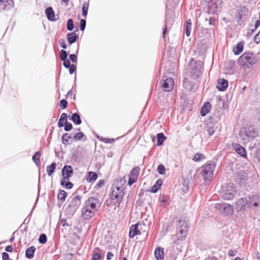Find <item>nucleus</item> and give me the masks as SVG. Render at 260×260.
Instances as JSON below:
<instances>
[{"label":"nucleus","mask_w":260,"mask_h":260,"mask_svg":"<svg viewBox=\"0 0 260 260\" xmlns=\"http://www.w3.org/2000/svg\"><path fill=\"white\" fill-rule=\"evenodd\" d=\"M101 204L99 200L95 198H89L85 201L82 209V217L86 219L91 218L100 207Z\"/></svg>","instance_id":"1"},{"label":"nucleus","mask_w":260,"mask_h":260,"mask_svg":"<svg viewBox=\"0 0 260 260\" xmlns=\"http://www.w3.org/2000/svg\"><path fill=\"white\" fill-rule=\"evenodd\" d=\"M256 62V59L252 54L245 53L238 59V64L244 70L250 69Z\"/></svg>","instance_id":"2"},{"label":"nucleus","mask_w":260,"mask_h":260,"mask_svg":"<svg viewBox=\"0 0 260 260\" xmlns=\"http://www.w3.org/2000/svg\"><path fill=\"white\" fill-rule=\"evenodd\" d=\"M235 189L233 183H225L223 184L219 191L221 197L224 200H231L234 198Z\"/></svg>","instance_id":"3"},{"label":"nucleus","mask_w":260,"mask_h":260,"mask_svg":"<svg viewBox=\"0 0 260 260\" xmlns=\"http://www.w3.org/2000/svg\"><path fill=\"white\" fill-rule=\"evenodd\" d=\"M214 169L215 165L212 162H207L201 167V174L206 182L210 181L212 178Z\"/></svg>","instance_id":"4"},{"label":"nucleus","mask_w":260,"mask_h":260,"mask_svg":"<svg viewBox=\"0 0 260 260\" xmlns=\"http://www.w3.org/2000/svg\"><path fill=\"white\" fill-rule=\"evenodd\" d=\"M124 194V189L123 186H113L111 193V198L113 200H116L115 204H120L122 200Z\"/></svg>","instance_id":"5"},{"label":"nucleus","mask_w":260,"mask_h":260,"mask_svg":"<svg viewBox=\"0 0 260 260\" xmlns=\"http://www.w3.org/2000/svg\"><path fill=\"white\" fill-rule=\"evenodd\" d=\"M215 208L220 211L221 213L225 215H232L234 213L233 206L228 203H217L215 205Z\"/></svg>","instance_id":"6"},{"label":"nucleus","mask_w":260,"mask_h":260,"mask_svg":"<svg viewBox=\"0 0 260 260\" xmlns=\"http://www.w3.org/2000/svg\"><path fill=\"white\" fill-rule=\"evenodd\" d=\"M146 228L145 224L141 223H138L136 224L132 225L129 229V236L130 238H134L135 236L142 234L143 228Z\"/></svg>","instance_id":"7"},{"label":"nucleus","mask_w":260,"mask_h":260,"mask_svg":"<svg viewBox=\"0 0 260 260\" xmlns=\"http://www.w3.org/2000/svg\"><path fill=\"white\" fill-rule=\"evenodd\" d=\"M161 84L162 88L165 91H170L173 88L174 83L172 78H166L165 76H163Z\"/></svg>","instance_id":"8"},{"label":"nucleus","mask_w":260,"mask_h":260,"mask_svg":"<svg viewBox=\"0 0 260 260\" xmlns=\"http://www.w3.org/2000/svg\"><path fill=\"white\" fill-rule=\"evenodd\" d=\"M177 231L178 232V234H181L182 235L179 236L180 240L184 239L186 236L187 232V223L184 221H180Z\"/></svg>","instance_id":"9"},{"label":"nucleus","mask_w":260,"mask_h":260,"mask_svg":"<svg viewBox=\"0 0 260 260\" xmlns=\"http://www.w3.org/2000/svg\"><path fill=\"white\" fill-rule=\"evenodd\" d=\"M248 208H250V204L246 198H242L237 202L236 209L238 211L244 210Z\"/></svg>","instance_id":"10"},{"label":"nucleus","mask_w":260,"mask_h":260,"mask_svg":"<svg viewBox=\"0 0 260 260\" xmlns=\"http://www.w3.org/2000/svg\"><path fill=\"white\" fill-rule=\"evenodd\" d=\"M139 173L140 168L138 167H135L132 170L128 182L129 185H132L137 181Z\"/></svg>","instance_id":"11"},{"label":"nucleus","mask_w":260,"mask_h":260,"mask_svg":"<svg viewBox=\"0 0 260 260\" xmlns=\"http://www.w3.org/2000/svg\"><path fill=\"white\" fill-rule=\"evenodd\" d=\"M81 196L77 195L73 198L70 201L69 206L72 211H75L79 208L81 204Z\"/></svg>","instance_id":"12"},{"label":"nucleus","mask_w":260,"mask_h":260,"mask_svg":"<svg viewBox=\"0 0 260 260\" xmlns=\"http://www.w3.org/2000/svg\"><path fill=\"white\" fill-rule=\"evenodd\" d=\"M249 171L245 172L244 170L239 171L237 174L236 179L240 183H243L248 178Z\"/></svg>","instance_id":"13"},{"label":"nucleus","mask_w":260,"mask_h":260,"mask_svg":"<svg viewBox=\"0 0 260 260\" xmlns=\"http://www.w3.org/2000/svg\"><path fill=\"white\" fill-rule=\"evenodd\" d=\"M73 174V170L71 166H65L62 170V179H69Z\"/></svg>","instance_id":"14"},{"label":"nucleus","mask_w":260,"mask_h":260,"mask_svg":"<svg viewBox=\"0 0 260 260\" xmlns=\"http://www.w3.org/2000/svg\"><path fill=\"white\" fill-rule=\"evenodd\" d=\"M248 9L245 7H240L237 10V18L240 21H242L244 17L248 14Z\"/></svg>","instance_id":"15"},{"label":"nucleus","mask_w":260,"mask_h":260,"mask_svg":"<svg viewBox=\"0 0 260 260\" xmlns=\"http://www.w3.org/2000/svg\"><path fill=\"white\" fill-rule=\"evenodd\" d=\"M228 81L223 79H219L217 80L216 87L219 91H224L228 87Z\"/></svg>","instance_id":"16"},{"label":"nucleus","mask_w":260,"mask_h":260,"mask_svg":"<svg viewBox=\"0 0 260 260\" xmlns=\"http://www.w3.org/2000/svg\"><path fill=\"white\" fill-rule=\"evenodd\" d=\"M233 147L235 151L242 156H246V151L244 148L237 143L233 144Z\"/></svg>","instance_id":"17"},{"label":"nucleus","mask_w":260,"mask_h":260,"mask_svg":"<svg viewBox=\"0 0 260 260\" xmlns=\"http://www.w3.org/2000/svg\"><path fill=\"white\" fill-rule=\"evenodd\" d=\"M154 256L156 260H162L164 258V249L161 247H156L154 251Z\"/></svg>","instance_id":"18"},{"label":"nucleus","mask_w":260,"mask_h":260,"mask_svg":"<svg viewBox=\"0 0 260 260\" xmlns=\"http://www.w3.org/2000/svg\"><path fill=\"white\" fill-rule=\"evenodd\" d=\"M221 3L222 0H211L209 2V7L214 11L215 9L220 7Z\"/></svg>","instance_id":"19"},{"label":"nucleus","mask_w":260,"mask_h":260,"mask_svg":"<svg viewBox=\"0 0 260 260\" xmlns=\"http://www.w3.org/2000/svg\"><path fill=\"white\" fill-rule=\"evenodd\" d=\"M45 13L49 20L56 21V19L54 18V12L51 7L47 8L45 10Z\"/></svg>","instance_id":"20"},{"label":"nucleus","mask_w":260,"mask_h":260,"mask_svg":"<svg viewBox=\"0 0 260 260\" xmlns=\"http://www.w3.org/2000/svg\"><path fill=\"white\" fill-rule=\"evenodd\" d=\"M249 203L254 207H257L260 203V197L257 195L252 196L250 198Z\"/></svg>","instance_id":"21"},{"label":"nucleus","mask_w":260,"mask_h":260,"mask_svg":"<svg viewBox=\"0 0 260 260\" xmlns=\"http://www.w3.org/2000/svg\"><path fill=\"white\" fill-rule=\"evenodd\" d=\"M36 250V247L34 246H31L27 248L25 251L26 257L29 259L32 258L34 256Z\"/></svg>","instance_id":"22"},{"label":"nucleus","mask_w":260,"mask_h":260,"mask_svg":"<svg viewBox=\"0 0 260 260\" xmlns=\"http://www.w3.org/2000/svg\"><path fill=\"white\" fill-rule=\"evenodd\" d=\"M210 111V104L209 103H205L201 109V115L205 116Z\"/></svg>","instance_id":"23"},{"label":"nucleus","mask_w":260,"mask_h":260,"mask_svg":"<svg viewBox=\"0 0 260 260\" xmlns=\"http://www.w3.org/2000/svg\"><path fill=\"white\" fill-rule=\"evenodd\" d=\"M239 136L241 139L243 141V143H246L250 140L246 131V128H243L240 131Z\"/></svg>","instance_id":"24"},{"label":"nucleus","mask_w":260,"mask_h":260,"mask_svg":"<svg viewBox=\"0 0 260 260\" xmlns=\"http://www.w3.org/2000/svg\"><path fill=\"white\" fill-rule=\"evenodd\" d=\"M78 38V35L75 32L69 33L67 35V39L70 44L75 43Z\"/></svg>","instance_id":"25"},{"label":"nucleus","mask_w":260,"mask_h":260,"mask_svg":"<svg viewBox=\"0 0 260 260\" xmlns=\"http://www.w3.org/2000/svg\"><path fill=\"white\" fill-rule=\"evenodd\" d=\"M244 44L243 42H240L238 43L236 47L233 48V52L235 55H238L242 52L243 49Z\"/></svg>","instance_id":"26"},{"label":"nucleus","mask_w":260,"mask_h":260,"mask_svg":"<svg viewBox=\"0 0 260 260\" xmlns=\"http://www.w3.org/2000/svg\"><path fill=\"white\" fill-rule=\"evenodd\" d=\"M67 114L66 113H62L58 122V126L59 127H62L66 122H67Z\"/></svg>","instance_id":"27"},{"label":"nucleus","mask_w":260,"mask_h":260,"mask_svg":"<svg viewBox=\"0 0 260 260\" xmlns=\"http://www.w3.org/2000/svg\"><path fill=\"white\" fill-rule=\"evenodd\" d=\"M246 131L250 139L255 138L257 135V133L252 127L246 128Z\"/></svg>","instance_id":"28"},{"label":"nucleus","mask_w":260,"mask_h":260,"mask_svg":"<svg viewBox=\"0 0 260 260\" xmlns=\"http://www.w3.org/2000/svg\"><path fill=\"white\" fill-rule=\"evenodd\" d=\"M162 181L161 180L159 179L157 180L155 184L152 186L151 188V192L153 193L156 192L160 188L162 185Z\"/></svg>","instance_id":"29"},{"label":"nucleus","mask_w":260,"mask_h":260,"mask_svg":"<svg viewBox=\"0 0 260 260\" xmlns=\"http://www.w3.org/2000/svg\"><path fill=\"white\" fill-rule=\"evenodd\" d=\"M157 145L159 146L163 144L164 141L166 140V138L165 137L163 133H159L157 135Z\"/></svg>","instance_id":"30"},{"label":"nucleus","mask_w":260,"mask_h":260,"mask_svg":"<svg viewBox=\"0 0 260 260\" xmlns=\"http://www.w3.org/2000/svg\"><path fill=\"white\" fill-rule=\"evenodd\" d=\"M56 164L55 162H53L51 165L47 167L46 170L47 174L49 176H51L54 172L56 168Z\"/></svg>","instance_id":"31"},{"label":"nucleus","mask_w":260,"mask_h":260,"mask_svg":"<svg viewBox=\"0 0 260 260\" xmlns=\"http://www.w3.org/2000/svg\"><path fill=\"white\" fill-rule=\"evenodd\" d=\"M71 120L74 123H76L78 125L80 124L81 123V120L79 115L77 113H74L73 114Z\"/></svg>","instance_id":"32"},{"label":"nucleus","mask_w":260,"mask_h":260,"mask_svg":"<svg viewBox=\"0 0 260 260\" xmlns=\"http://www.w3.org/2000/svg\"><path fill=\"white\" fill-rule=\"evenodd\" d=\"M98 178L97 174L93 172H88V177L87 178V181L88 182H91L93 181H95Z\"/></svg>","instance_id":"33"},{"label":"nucleus","mask_w":260,"mask_h":260,"mask_svg":"<svg viewBox=\"0 0 260 260\" xmlns=\"http://www.w3.org/2000/svg\"><path fill=\"white\" fill-rule=\"evenodd\" d=\"M69 179H62L61 184L67 189H71L73 187V184L71 182H69Z\"/></svg>","instance_id":"34"},{"label":"nucleus","mask_w":260,"mask_h":260,"mask_svg":"<svg viewBox=\"0 0 260 260\" xmlns=\"http://www.w3.org/2000/svg\"><path fill=\"white\" fill-rule=\"evenodd\" d=\"M89 7V3L84 2L82 6V15L84 17H86L87 15L88 10Z\"/></svg>","instance_id":"35"},{"label":"nucleus","mask_w":260,"mask_h":260,"mask_svg":"<svg viewBox=\"0 0 260 260\" xmlns=\"http://www.w3.org/2000/svg\"><path fill=\"white\" fill-rule=\"evenodd\" d=\"M100 249H98L93 252L92 260H100Z\"/></svg>","instance_id":"36"},{"label":"nucleus","mask_w":260,"mask_h":260,"mask_svg":"<svg viewBox=\"0 0 260 260\" xmlns=\"http://www.w3.org/2000/svg\"><path fill=\"white\" fill-rule=\"evenodd\" d=\"M67 197V193L64 190H60L59 193L58 194V200L64 201L65 199Z\"/></svg>","instance_id":"37"},{"label":"nucleus","mask_w":260,"mask_h":260,"mask_svg":"<svg viewBox=\"0 0 260 260\" xmlns=\"http://www.w3.org/2000/svg\"><path fill=\"white\" fill-rule=\"evenodd\" d=\"M71 138V136L70 135V134L68 133H65L62 135V141L63 144L66 145L68 143V140L69 139Z\"/></svg>","instance_id":"38"},{"label":"nucleus","mask_w":260,"mask_h":260,"mask_svg":"<svg viewBox=\"0 0 260 260\" xmlns=\"http://www.w3.org/2000/svg\"><path fill=\"white\" fill-rule=\"evenodd\" d=\"M205 158L203 154L201 153L196 154L193 158V160L195 161H199Z\"/></svg>","instance_id":"39"},{"label":"nucleus","mask_w":260,"mask_h":260,"mask_svg":"<svg viewBox=\"0 0 260 260\" xmlns=\"http://www.w3.org/2000/svg\"><path fill=\"white\" fill-rule=\"evenodd\" d=\"M40 154L38 151L36 152L32 157V160L37 165H38V161L40 160Z\"/></svg>","instance_id":"40"},{"label":"nucleus","mask_w":260,"mask_h":260,"mask_svg":"<svg viewBox=\"0 0 260 260\" xmlns=\"http://www.w3.org/2000/svg\"><path fill=\"white\" fill-rule=\"evenodd\" d=\"M74 28V24H73V21L72 19H70L68 20L67 22V29L71 31Z\"/></svg>","instance_id":"41"},{"label":"nucleus","mask_w":260,"mask_h":260,"mask_svg":"<svg viewBox=\"0 0 260 260\" xmlns=\"http://www.w3.org/2000/svg\"><path fill=\"white\" fill-rule=\"evenodd\" d=\"M39 241L41 244H45L47 242L46 235L44 234H41L39 237Z\"/></svg>","instance_id":"42"},{"label":"nucleus","mask_w":260,"mask_h":260,"mask_svg":"<svg viewBox=\"0 0 260 260\" xmlns=\"http://www.w3.org/2000/svg\"><path fill=\"white\" fill-rule=\"evenodd\" d=\"M215 130V128L213 125L210 126L208 125L207 132L210 136L212 135Z\"/></svg>","instance_id":"43"},{"label":"nucleus","mask_w":260,"mask_h":260,"mask_svg":"<svg viewBox=\"0 0 260 260\" xmlns=\"http://www.w3.org/2000/svg\"><path fill=\"white\" fill-rule=\"evenodd\" d=\"M157 171L159 174L163 175L165 173V168L164 165H159L157 167Z\"/></svg>","instance_id":"44"},{"label":"nucleus","mask_w":260,"mask_h":260,"mask_svg":"<svg viewBox=\"0 0 260 260\" xmlns=\"http://www.w3.org/2000/svg\"><path fill=\"white\" fill-rule=\"evenodd\" d=\"M68 54L67 52L64 50H61L60 51V57L61 60H63L67 59Z\"/></svg>","instance_id":"45"},{"label":"nucleus","mask_w":260,"mask_h":260,"mask_svg":"<svg viewBox=\"0 0 260 260\" xmlns=\"http://www.w3.org/2000/svg\"><path fill=\"white\" fill-rule=\"evenodd\" d=\"M68 102L65 100H62L60 102V107L62 109H64L67 107Z\"/></svg>","instance_id":"46"},{"label":"nucleus","mask_w":260,"mask_h":260,"mask_svg":"<svg viewBox=\"0 0 260 260\" xmlns=\"http://www.w3.org/2000/svg\"><path fill=\"white\" fill-rule=\"evenodd\" d=\"M64 130L66 131H69L72 128V125L71 123L69 122H66L64 124Z\"/></svg>","instance_id":"47"},{"label":"nucleus","mask_w":260,"mask_h":260,"mask_svg":"<svg viewBox=\"0 0 260 260\" xmlns=\"http://www.w3.org/2000/svg\"><path fill=\"white\" fill-rule=\"evenodd\" d=\"M83 137V134L82 133H78L74 136V139L77 140H81Z\"/></svg>","instance_id":"48"},{"label":"nucleus","mask_w":260,"mask_h":260,"mask_svg":"<svg viewBox=\"0 0 260 260\" xmlns=\"http://www.w3.org/2000/svg\"><path fill=\"white\" fill-rule=\"evenodd\" d=\"M86 26V21L84 19H81L80 20V29L84 30Z\"/></svg>","instance_id":"49"},{"label":"nucleus","mask_w":260,"mask_h":260,"mask_svg":"<svg viewBox=\"0 0 260 260\" xmlns=\"http://www.w3.org/2000/svg\"><path fill=\"white\" fill-rule=\"evenodd\" d=\"M59 43L61 47H62L63 49L67 48V45H66V42H65L64 40H63V39L59 40Z\"/></svg>","instance_id":"50"},{"label":"nucleus","mask_w":260,"mask_h":260,"mask_svg":"<svg viewBox=\"0 0 260 260\" xmlns=\"http://www.w3.org/2000/svg\"><path fill=\"white\" fill-rule=\"evenodd\" d=\"M189 82L188 81L185 79L183 81V86L186 89L190 90L191 89V88L188 87Z\"/></svg>","instance_id":"51"},{"label":"nucleus","mask_w":260,"mask_h":260,"mask_svg":"<svg viewBox=\"0 0 260 260\" xmlns=\"http://www.w3.org/2000/svg\"><path fill=\"white\" fill-rule=\"evenodd\" d=\"M2 258L3 260H12L10 258L9 254L5 252L2 253Z\"/></svg>","instance_id":"52"},{"label":"nucleus","mask_w":260,"mask_h":260,"mask_svg":"<svg viewBox=\"0 0 260 260\" xmlns=\"http://www.w3.org/2000/svg\"><path fill=\"white\" fill-rule=\"evenodd\" d=\"M254 41L256 43L260 42V31L254 37Z\"/></svg>","instance_id":"53"},{"label":"nucleus","mask_w":260,"mask_h":260,"mask_svg":"<svg viewBox=\"0 0 260 260\" xmlns=\"http://www.w3.org/2000/svg\"><path fill=\"white\" fill-rule=\"evenodd\" d=\"M69 72L71 74L74 73L76 70V66L74 64L71 65L69 68Z\"/></svg>","instance_id":"54"},{"label":"nucleus","mask_w":260,"mask_h":260,"mask_svg":"<svg viewBox=\"0 0 260 260\" xmlns=\"http://www.w3.org/2000/svg\"><path fill=\"white\" fill-rule=\"evenodd\" d=\"M63 66L66 68H69L71 65H70V61L68 59L63 60Z\"/></svg>","instance_id":"55"},{"label":"nucleus","mask_w":260,"mask_h":260,"mask_svg":"<svg viewBox=\"0 0 260 260\" xmlns=\"http://www.w3.org/2000/svg\"><path fill=\"white\" fill-rule=\"evenodd\" d=\"M203 67V63L201 61H198L196 62V68L198 69V71L200 72V70Z\"/></svg>","instance_id":"56"},{"label":"nucleus","mask_w":260,"mask_h":260,"mask_svg":"<svg viewBox=\"0 0 260 260\" xmlns=\"http://www.w3.org/2000/svg\"><path fill=\"white\" fill-rule=\"evenodd\" d=\"M6 3L8 4V5L10 6V7L12 8L14 6V0H6Z\"/></svg>","instance_id":"57"},{"label":"nucleus","mask_w":260,"mask_h":260,"mask_svg":"<svg viewBox=\"0 0 260 260\" xmlns=\"http://www.w3.org/2000/svg\"><path fill=\"white\" fill-rule=\"evenodd\" d=\"M70 58L73 62H76L77 61V56L75 54H71L70 55Z\"/></svg>","instance_id":"58"},{"label":"nucleus","mask_w":260,"mask_h":260,"mask_svg":"<svg viewBox=\"0 0 260 260\" xmlns=\"http://www.w3.org/2000/svg\"><path fill=\"white\" fill-rule=\"evenodd\" d=\"M256 157L257 159V161L260 164V147L256 150Z\"/></svg>","instance_id":"59"},{"label":"nucleus","mask_w":260,"mask_h":260,"mask_svg":"<svg viewBox=\"0 0 260 260\" xmlns=\"http://www.w3.org/2000/svg\"><path fill=\"white\" fill-rule=\"evenodd\" d=\"M191 27L186 26L185 33H186V35L188 37L190 36V32H191Z\"/></svg>","instance_id":"60"},{"label":"nucleus","mask_w":260,"mask_h":260,"mask_svg":"<svg viewBox=\"0 0 260 260\" xmlns=\"http://www.w3.org/2000/svg\"><path fill=\"white\" fill-rule=\"evenodd\" d=\"M114 256L113 254L110 252H108L107 253L106 258L107 260H110Z\"/></svg>","instance_id":"61"},{"label":"nucleus","mask_w":260,"mask_h":260,"mask_svg":"<svg viewBox=\"0 0 260 260\" xmlns=\"http://www.w3.org/2000/svg\"><path fill=\"white\" fill-rule=\"evenodd\" d=\"M229 254L231 256H234L236 254V250H230L229 251Z\"/></svg>","instance_id":"62"},{"label":"nucleus","mask_w":260,"mask_h":260,"mask_svg":"<svg viewBox=\"0 0 260 260\" xmlns=\"http://www.w3.org/2000/svg\"><path fill=\"white\" fill-rule=\"evenodd\" d=\"M13 248L11 245L7 246L5 250L8 252H12L13 251Z\"/></svg>","instance_id":"63"},{"label":"nucleus","mask_w":260,"mask_h":260,"mask_svg":"<svg viewBox=\"0 0 260 260\" xmlns=\"http://www.w3.org/2000/svg\"><path fill=\"white\" fill-rule=\"evenodd\" d=\"M104 184V181L103 180H100L98 183L96 184V186L98 187H101Z\"/></svg>","instance_id":"64"}]
</instances>
